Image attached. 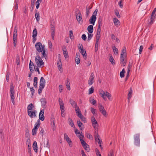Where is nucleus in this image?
<instances>
[{"instance_id": "1", "label": "nucleus", "mask_w": 156, "mask_h": 156, "mask_svg": "<svg viewBox=\"0 0 156 156\" xmlns=\"http://www.w3.org/2000/svg\"><path fill=\"white\" fill-rule=\"evenodd\" d=\"M45 80L43 77H41L40 79L39 86L38 90V93L39 94H40L42 92V90L45 86Z\"/></svg>"}, {"instance_id": "2", "label": "nucleus", "mask_w": 156, "mask_h": 156, "mask_svg": "<svg viewBox=\"0 0 156 156\" xmlns=\"http://www.w3.org/2000/svg\"><path fill=\"white\" fill-rule=\"evenodd\" d=\"M99 93L101 97L104 100H105L107 99L106 97L109 100H110V98L111 97V95L108 92H105L104 91L102 90H100Z\"/></svg>"}, {"instance_id": "3", "label": "nucleus", "mask_w": 156, "mask_h": 156, "mask_svg": "<svg viewBox=\"0 0 156 156\" xmlns=\"http://www.w3.org/2000/svg\"><path fill=\"white\" fill-rule=\"evenodd\" d=\"M35 61L38 67L44 66V63L40 56L38 55L35 57Z\"/></svg>"}, {"instance_id": "4", "label": "nucleus", "mask_w": 156, "mask_h": 156, "mask_svg": "<svg viewBox=\"0 0 156 156\" xmlns=\"http://www.w3.org/2000/svg\"><path fill=\"white\" fill-rule=\"evenodd\" d=\"M10 92L11 99L13 105L15 104L14 89L12 84L10 86Z\"/></svg>"}, {"instance_id": "5", "label": "nucleus", "mask_w": 156, "mask_h": 156, "mask_svg": "<svg viewBox=\"0 0 156 156\" xmlns=\"http://www.w3.org/2000/svg\"><path fill=\"white\" fill-rule=\"evenodd\" d=\"M44 45H42L41 43L39 42H37L35 45L36 50L39 52L42 51L44 49Z\"/></svg>"}, {"instance_id": "6", "label": "nucleus", "mask_w": 156, "mask_h": 156, "mask_svg": "<svg viewBox=\"0 0 156 156\" xmlns=\"http://www.w3.org/2000/svg\"><path fill=\"white\" fill-rule=\"evenodd\" d=\"M17 28L15 27L14 29V31L13 34V44L14 47L16 46V39L17 35Z\"/></svg>"}, {"instance_id": "7", "label": "nucleus", "mask_w": 156, "mask_h": 156, "mask_svg": "<svg viewBox=\"0 0 156 156\" xmlns=\"http://www.w3.org/2000/svg\"><path fill=\"white\" fill-rule=\"evenodd\" d=\"M140 134L138 133L134 135V144L136 146H139L140 144Z\"/></svg>"}, {"instance_id": "8", "label": "nucleus", "mask_w": 156, "mask_h": 156, "mask_svg": "<svg viewBox=\"0 0 156 156\" xmlns=\"http://www.w3.org/2000/svg\"><path fill=\"white\" fill-rule=\"evenodd\" d=\"M79 49L80 52L83 55L84 58L86 59L87 58V55L86 51L83 49V46L82 44H81L79 48Z\"/></svg>"}, {"instance_id": "9", "label": "nucleus", "mask_w": 156, "mask_h": 156, "mask_svg": "<svg viewBox=\"0 0 156 156\" xmlns=\"http://www.w3.org/2000/svg\"><path fill=\"white\" fill-rule=\"evenodd\" d=\"M76 18L78 23L81 24L83 23V21L82 20V17L80 12H79L77 14H76Z\"/></svg>"}, {"instance_id": "10", "label": "nucleus", "mask_w": 156, "mask_h": 156, "mask_svg": "<svg viewBox=\"0 0 156 156\" xmlns=\"http://www.w3.org/2000/svg\"><path fill=\"white\" fill-rule=\"evenodd\" d=\"M94 74L93 73H92L90 74V77L88 81V84L89 85H91L94 83Z\"/></svg>"}, {"instance_id": "11", "label": "nucleus", "mask_w": 156, "mask_h": 156, "mask_svg": "<svg viewBox=\"0 0 156 156\" xmlns=\"http://www.w3.org/2000/svg\"><path fill=\"white\" fill-rule=\"evenodd\" d=\"M44 110H41L39 113V120H40L42 121H43L44 119Z\"/></svg>"}, {"instance_id": "12", "label": "nucleus", "mask_w": 156, "mask_h": 156, "mask_svg": "<svg viewBox=\"0 0 156 156\" xmlns=\"http://www.w3.org/2000/svg\"><path fill=\"white\" fill-rule=\"evenodd\" d=\"M96 19L97 18L96 16L92 15L89 20V22H90V23L92 24L93 25H94Z\"/></svg>"}, {"instance_id": "13", "label": "nucleus", "mask_w": 156, "mask_h": 156, "mask_svg": "<svg viewBox=\"0 0 156 156\" xmlns=\"http://www.w3.org/2000/svg\"><path fill=\"white\" fill-rule=\"evenodd\" d=\"M76 57L75 58V61L77 64H79L80 62V54L79 53H76Z\"/></svg>"}, {"instance_id": "14", "label": "nucleus", "mask_w": 156, "mask_h": 156, "mask_svg": "<svg viewBox=\"0 0 156 156\" xmlns=\"http://www.w3.org/2000/svg\"><path fill=\"white\" fill-rule=\"evenodd\" d=\"M41 101L42 108H45L46 107V104L47 103L46 99L44 98H42L41 99Z\"/></svg>"}, {"instance_id": "15", "label": "nucleus", "mask_w": 156, "mask_h": 156, "mask_svg": "<svg viewBox=\"0 0 156 156\" xmlns=\"http://www.w3.org/2000/svg\"><path fill=\"white\" fill-rule=\"evenodd\" d=\"M41 124V122L39 119H38L35 123L34 129H37L40 127Z\"/></svg>"}, {"instance_id": "16", "label": "nucleus", "mask_w": 156, "mask_h": 156, "mask_svg": "<svg viewBox=\"0 0 156 156\" xmlns=\"http://www.w3.org/2000/svg\"><path fill=\"white\" fill-rule=\"evenodd\" d=\"M77 123L80 130H82L84 129L83 125L79 119L77 120Z\"/></svg>"}, {"instance_id": "17", "label": "nucleus", "mask_w": 156, "mask_h": 156, "mask_svg": "<svg viewBox=\"0 0 156 156\" xmlns=\"http://www.w3.org/2000/svg\"><path fill=\"white\" fill-rule=\"evenodd\" d=\"M78 116L82 120V121L84 122L85 123L86 122V121L85 118L83 116V115L81 113H79V114H78Z\"/></svg>"}, {"instance_id": "18", "label": "nucleus", "mask_w": 156, "mask_h": 156, "mask_svg": "<svg viewBox=\"0 0 156 156\" xmlns=\"http://www.w3.org/2000/svg\"><path fill=\"white\" fill-rule=\"evenodd\" d=\"M69 102L73 108H76L77 106L76 103L72 99H70Z\"/></svg>"}, {"instance_id": "19", "label": "nucleus", "mask_w": 156, "mask_h": 156, "mask_svg": "<svg viewBox=\"0 0 156 156\" xmlns=\"http://www.w3.org/2000/svg\"><path fill=\"white\" fill-rule=\"evenodd\" d=\"M33 148L34 151L37 152V143L36 141H34L33 143Z\"/></svg>"}, {"instance_id": "20", "label": "nucleus", "mask_w": 156, "mask_h": 156, "mask_svg": "<svg viewBox=\"0 0 156 156\" xmlns=\"http://www.w3.org/2000/svg\"><path fill=\"white\" fill-rule=\"evenodd\" d=\"M87 30L90 33H93L94 30L93 27L92 25H90L87 27Z\"/></svg>"}, {"instance_id": "21", "label": "nucleus", "mask_w": 156, "mask_h": 156, "mask_svg": "<svg viewBox=\"0 0 156 156\" xmlns=\"http://www.w3.org/2000/svg\"><path fill=\"white\" fill-rule=\"evenodd\" d=\"M91 122L93 126H94V125L98 124L97 121L94 116H93L91 118Z\"/></svg>"}, {"instance_id": "22", "label": "nucleus", "mask_w": 156, "mask_h": 156, "mask_svg": "<svg viewBox=\"0 0 156 156\" xmlns=\"http://www.w3.org/2000/svg\"><path fill=\"white\" fill-rule=\"evenodd\" d=\"M69 124L72 127H74V125L72 119L70 118H69L68 119Z\"/></svg>"}, {"instance_id": "23", "label": "nucleus", "mask_w": 156, "mask_h": 156, "mask_svg": "<svg viewBox=\"0 0 156 156\" xmlns=\"http://www.w3.org/2000/svg\"><path fill=\"white\" fill-rule=\"evenodd\" d=\"M37 77H35L34 79V83L33 85L34 86L35 88H36L37 87Z\"/></svg>"}, {"instance_id": "24", "label": "nucleus", "mask_w": 156, "mask_h": 156, "mask_svg": "<svg viewBox=\"0 0 156 156\" xmlns=\"http://www.w3.org/2000/svg\"><path fill=\"white\" fill-rule=\"evenodd\" d=\"M89 101L93 105H95L96 103V101L94 100L92 97H90L89 99Z\"/></svg>"}, {"instance_id": "25", "label": "nucleus", "mask_w": 156, "mask_h": 156, "mask_svg": "<svg viewBox=\"0 0 156 156\" xmlns=\"http://www.w3.org/2000/svg\"><path fill=\"white\" fill-rule=\"evenodd\" d=\"M37 31L36 28H35L33 32L32 37L34 39L37 36Z\"/></svg>"}, {"instance_id": "26", "label": "nucleus", "mask_w": 156, "mask_h": 156, "mask_svg": "<svg viewBox=\"0 0 156 156\" xmlns=\"http://www.w3.org/2000/svg\"><path fill=\"white\" fill-rule=\"evenodd\" d=\"M83 147L85 150L87 151L88 152H89L90 149L89 148V146L88 144H86V145H83Z\"/></svg>"}, {"instance_id": "27", "label": "nucleus", "mask_w": 156, "mask_h": 156, "mask_svg": "<svg viewBox=\"0 0 156 156\" xmlns=\"http://www.w3.org/2000/svg\"><path fill=\"white\" fill-rule=\"evenodd\" d=\"M78 136L79 137V138L80 139V140L81 141V144L83 146V145H86V143L84 141V140L82 139V137H81L80 135H78Z\"/></svg>"}, {"instance_id": "28", "label": "nucleus", "mask_w": 156, "mask_h": 156, "mask_svg": "<svg viewBox=\"0 0 156 156\" xmlns=\"http://www.w3.org/2000/svg\"><path fill=\"white\" fill-rule=\"evenodd\" d=\"M99 135L97 134L95 136V140L96 141H97L98 140V144H100V143L102 142V141L99 138Z\"/></svg>"}, {"instance_id": "29", "label": "nucleus", "mask_w": 156, "mask_h": 156, "mask_svg": "<svg viewBox=\"0 0 156 156\" xmlns=\"http://www.w3.org/2000/svg\"><path fill=\"white\" fill-rule=\"evenodd\" d=\"M34 107V106L32 103L29 104L27 106V112L29 111H31L32 110V108Z\"/></svg>"}, {"instance_id": "30", "label": "nucleus", "mask_w": 156, "mask_h": 156, "mask_svg": "<svg viewBox=\"0 0 156 156\" xmlns=\"http://www.w3.org/2000/svg\"><path fill=\"white\" fill-rule=\"evenodd\" d=\"M155 18V16H151V18H150V21L149 22V24L150 25L152 24L154 21V19Z\"/></svg>"}, {"instance_id": "31", "label": "nucleus", "mask_w": 156, "mask_h": 156, "mask_svg": "<svg viewBox=\"0 0 156 156\" xmlns=\"http://www.w3.org/2000/svg\"><path fill=\"white\" fill-rule=\"evenodd\" d=\"M125 72V70L124 69H123L120 73V76L121 78H122L124 76V73Z\"/></svg>"}, {"instance_id": "32", "label": "nucleus", "mask_w": 156, "mask_h": 156, "mask_svg": "<svg viewBox=\"0 0 156 156\" xmlns=\"http://www.w3.org/2000/svg\"><path fill=\"white\" fill-rule=\"evenodd\" d=\"M41 2V0H37L36 2V7L37 9H38L40 3Z\"/></svg>"}, {"instance_id": "33", "label": "nucleus", "mask_w": 156, "mask_h": 156, "mask_svg": "<svg viewBox=\"0 0 156 156\" xmlns=\"http://www.w3.org/2000/svg\"><path fill=\"white\" fill-rule=\"evenodd\" d=\"M28 115L30 116L31 118H33L34 116L33 112L32 111H28L27 112Z\"/></svg>"}, {"instance_id": "34", "label": "nucleus", "mask_w": 156, "mask_h": 156, "mask_svg": "<svg viewBox=\"0 0 156 156\" xmlns=\"http://www.w3.org/2000/svg\"><path fill=\"white\" fill-rule=\"evenodd\" d=\"M27 145L28 146V148H30V140L29 138L27 140Z\"/></svg>"}, {"instance_id": "35", "label": "nucleus", "mask_w": 156, "mask_h": 156, "mask_svg": "<svg viewBox=\"0 0 156 156\" xmlns=\"http://www.w3.org/2000/svg\"><path fill=\"white\" fill-rule=\"evenodd\" d=\"M109 61L112 65H114L115 64V62L114 61V59L112 56L109 57Z\"/></svg>"}, {"instance_id": "36", "label": "nucleus", "mask_w": 156, "mask_h": 156, "mask_svg": "<svg viewBox=\"0 0 156 156\" xmlns=\"http://www.w3.org/2000/svg\"><path fill=\"white\" fill-rule=\"evenodd\" d=\"M98 26H102V18L101 17H100L98 18Z\"/></svg>"}, {"instance_id": "37", "label": "nucleus", "mask_w": 156, "mask_h": 156, "mask_svg": "<svg viewBox=\"0 0 156 156\" xmlns=\"http://www.w3.org/2000/svg\"><path fill=\"white\" fill-rule=\"evenodd\" d=\"M113 21L115 25H118L119 23V20L116 18H115L113 19Z\"/></svg>"}, {"instance_id": "38", "label": "nucleus", "mask_w": 156, "mask_h": 156, "mask_svg": "<svg viewBox=\"0 0 156 156\" xmlns=\"http://www.w3.org/2000/svg\"><path fill=\"white\" fill-rule=\"evenodd\" d=\"M63 54L65 58H66L69 57L68 53L67 51H63Z\"/></svg>"}, {"instance_id": "39", "label": "nucleus", "mask_w": 156, "mask_h": 156, "mask_svg": "<svg viewBox=\"0 0 156 156\" xmlns=\"http://www.w3.org/2000/svg\"><path fill=\"white\" fill-rule=\"evenodd\" d=\"M113 51L115 54H118V49L115 46L113 47L112 48Z\"/></svg>"}, {"instance_id": "40", "label": "nucleus", "mask_w": 156, "mask_h": 156, "mask_svg": "<svg viewBox=\"0 0 156 156\" xmlns=\"http://www.w3.org/2000/svg\"><path fill=\"white\" fill-rule=\"evenodd\" d=\"M20 56L18 55H17L16 57V64L17 65H20Z\"/></svg>"}, {"instance_id": "41", "label": "nucleus", "mask_w": 156, "mask_h": 156, "mask_svg": "<svg viewBox=\"0 0 156 156\" xmlns=\"http://www.w3.org/2000/svg\"><path fill=\"white\" fill-rule=\"evenodd\" d=\"M69 36L70 38L71 39H73L74 36H73V32L71 30L69 31Z\"/></svg>"}, {"instance_id": "42", "label": "nucleus", "mask_w": 156, "mask_h": 156, "mask_svg": "<svg viewBox=\"0 0 156 156\" xmlns=\"http://www.w3.org/2000/svg\"><path fill=\"white\" fill-rule=\"evenodd\" d=\"M132 93V89L131 88L130 89L129 91V92L128 93V99H130V98H131V94Z\"/></svg>"}, {"instance_id": "43", "label": "nucleus", "mask_w": 156, "mask_h": 156, "mask_svg": "<svg viewBox=\"0 0 156 156\" xmlns=\"http://www.w3.org/2000/svg\"><path fill=\"white\" fill-rule=\"evenodd\" d=\"M35 17L37 21L38 22L40 20V16L38 13H36L35 14Z\"/></svg>"}, {"instance_id": "44", "label": "nucleus", "mask_w": 156, "mask_h": 156, "mask_svg": "<svg viewBox=\"0 0 156 156\" xmlns=\"http://www.w3.org/2000/svg\"><path fill=\"white\" fill-rule=\"evenodd\" d=\"M60 107V108L61 109V112L62 113V114L64 112V104L63 105H59Z\"/></svg>"}, {"instance_id": "45", "label": "nucleus", "mask_w": 156, "mask_h": 156, "mask_svg": "<svg viewBox=\"0 0 156 156\" xmlns=\"http://www.w3.org/2000/svg\"><path fill=\"white\" fill-rule=\"evenodd\" d=\"M94 88L92 87L90 88L89 90V94H91L94 92Z\"/></svg>"}, {"instance_id": "46", "label": "nucleus", "mask_w": 156, "mask_h": 156, "mask_svg": "<svg viewBox=\"0 0 156 156\" xmlns=\"http://www.w3.org/2000/svg\"><path fill=\"white\" fill-rule=\"evenodd\" d=\"M88 38H87V41H89L93 37V35L91 34V33H88Z\"/></svg>"}, {"instance_id": "47", "label": "nucleus", "mask_w": 156, "mask_h": 156, "mask_svg": "<svg viewBox=\"0 0 156 156\" xmlns=\"http://www.w3.org/2000/svg\"><path fill=\"white\" fill-rule=\"evenodd\" d=\"M29 69L31 72L34 71L35 69L34 65V66H29Z\"/></svg>"}, {"instance_id": "48", "label": "nucleus", "mask_w": 156, "mask_h": 156, "mask_svg": "<svg viewBox=\"0 0 156 156\" xmlns=\"http://www.w3.org/2000/svg\"><path fill=\"white\" fill-rule=\"evenodd\" d=\"M101 112L104 116L105 117H107V116L108 115L106 114L107 112L105 109Z\"/></svg>"}, {"instance_id": "49", "label": "nucleus", "mask_w": 156, "mask_h": 156, "mask_svg": "<svg viewBox=\"0 0 156 156\" xmlns=\"http://www.w3.org/2000/svg\"><path fill=\"white\" fill-rule=\"evenodd\" d=\"M89 12L90 11L88 9L87 6L85 16L87 18L89 16Z\"/></svg>"}, {"instance_id": "50", "label": "nucleus", "mask_w": 156, "mask_h": 156, "mask_svg": "<svg viewBox=\"0 0 156 156\" xmlns=\"http://www.w3.org/2000/svg\"><path fill=\"white\" fill-rule=\"evenodd\" d=\"M75 108V110L76 111V113H78V114H79V113H81L80 110L78 107L77 106Z\"/></svg>"}, {"instance_id": "51", "label": "nucleus", "mask_w": 156, "mask_h": 156, "mask_svg": "<svg viewBox=\"0 0 156 156\" xmlns=\"http://www.w3.org/2000/svg\"><path fill=\"white\" fill-rule=\"evenodd\" d=\"M95 151L97 156H101L100 152L99 151V150L97 148L95 149Z\"/></svg>"}, {"instance_id": "52", "label": "nucleus", "mask_w": 156, "mask_h": 156, "mask_svg": "<svg viewBox=\"0 0 156 156\" xmlns=\"http://www.w3.org/2000/svg\"><path fill=\"white\" fill-rule=\"evenodd\" d=\"M57 65L58 67L62 66V62L61 59H59V60L57 62Z\"/></svg>"}, {"instance_id": "53", "label": "nucleus", "mask_w": 156, "mask_h": 156, "mask_svg": "<svg viewBox=\"0 0 156 156\" xmlns=\"http://www.w3.org/2000/svg\"><path fill=\"white\" fill-rule=\"evenodd\" d=\"M78 129H76L75 130V133L77 135L78 134H80V136H82V138H83L84 136H83V135H82L80 133V132H78Z\"/></svg>"}, {"instance_id": "54", "label": "nucleus", "mask_w": 156, "mask_h": 156, "mask_svg": "<svg viewBox=\"0 0 156 156\" xmlns=\"http://www.w3.org/2000/svg\"><path fill=\"white\" fill-rule=\"evenodd\" d=\"M99 108L100 112L105 110L104 107L101 104L100 105V106H99Z\"/></svg>"}, {"instance_id": "55", "label": "nucleus", "mask_w": 156, "mask_h": 156, "mask_svg": "<svg viewBox=\"0 0 156 156\" xmlns=\"http://www.w3.org/2000/svg\"><path fill=\"white\" fill-rule=\"evenodd\" d=\"M37 130L36 129H33L32 131V133L33 135H35L36 134Z\"/></svg>"}, {"instance_id": "56", "label": "nucleus", "mask_w": 156, "mask_h": 156, "mask_svg": "<svg viewBox=\"0 0 156 156\" xmlns=\"http://www.w3.org/2000/svg\"><path fill=\"white\" fill-rule=\"evenodd\" d=\"M156 12V8H155L154 9L153 11L151 16H155L156 15V14H155Z\"/></svg>"}, {"instance_id": "57", "label": "nucleus", "mask_w": 156, "mask_h": 156, "mask_svg": "<svg viewBox=\"0 0 156 156\" xmlns=\"http://www.w3.org/2000/svg\"><path fill=\"white\" fill-rule=\"evenodd\" d=\"M115 14L118 18H120V17L119 12L117 10H115Z\"/></svg>"}, {"instance_id": "58", "label": "nucleus", "mask_w": 156, "mask_h": 156, "mask_svg": "<svg viewBox=\"0 0 156 156\" xmlns=\"http://www.w3.org/2000/svg\"><path fill=\"white\" fill-rule=\"evenodd\" d=\"M120 64H121V65L122 66H125L126 64V60H125V61H120Z\"/></svg>"}, {"instance_id": "59", "label": "nucleus", "mask_w": 156, "mask_h": 156, "mask_svg": "<svg viewBox=\"0 0 156 156\" xmlns=\"http://www.w3.org/2000/svg\"><path fill=\"white\" fill-rule=\"evenodd\" d=\"M120 64H121V65L122 66H125L126 64V60H125V61H120Z\"/></svg>"}, {"instance_id": "60", "label": "nucleus", "mask_w": 156, "mask_h": 156, "mask_svg": "<svg viewBox=\"0 0 156 156\" xmlns=\"http://www.w3.org/2000/svg\"><path fill=\"white\" fill-rule=\"evenodd\" d=\"M44 144V147H46L49 148L50 147V145L49 144V141L48 140L46 144H45V143Z\"/></svg>"}, {"instance_id": "61", "label": "nucleus", "mask_w": 156, "mask_h": 156, "mask_svg": "<svg viewBox=\"0 0 156 156\" xmlns=\"http://www.w3.org/2000/svg\"><path fill=\"white\" fill-rule=\"evenodd\" d=\"M122 0H121L118 3V5L121 8L123 7V5L122 4Z\"/></svg>"}, {"instance_id": "62", "label": "nucleus", "mask_w": 156, "mask_h": 156, "mask_svg": "<svg viewBox=\"0 0 156 156\" xmlns=\"http://www.w3.org/2000/svg\"><path fill=\"white\" fill-rule=\"evenodd\" d=\"M30 90L31 92L32 95H33L35 92V90L34 89L33 87H31L30 89Z\"/></svg>"}, {"instance_id": "63", "label": "nucleus", "mask_w": 156, "mask_h": 156, "mask_svg": "<svg viewBox=\"0 0 156 156\" xmlns=\"http://www.w3.org/2000/svg\"><path fill=\"white\" fill-rule=\"evenodd\" d=\"M81 38L84 41H85L87 39V37L85 34H83L82 35Z\"/></svg>"}, {"instance_id": "64", "label": "nucleus", "mask_w": 156, "mask_h": 156, "mask_svg": "<svg viewBox=\"0 0 156 156\" xmlns=\"http://www.w3.org/2000/svg\"><path fill=\"white\" fill-rule=\"evenodd\" d=\"M58 102H59V105H63L64 104V103L63 102V101L62 99L60 98H59L58 99Z\"/></svg>"}]
</instances>
